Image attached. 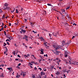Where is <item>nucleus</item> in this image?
Here are the masks:
<instances>
[{"instance_id": "obj_1", "label": "nucleus", "mask_w": 78, "mask_h": 78, "mask_svg": "<svg viewBox=\"0 0 78 78\" xmlns=\"http://www.w3.org/2000/svg\"><path fill=\"white\" fill-rule=\"evenodd\" d=\"M53 46L54 47V48H55V51H56V52L57 53H59V51H56V50H57V49H59V48H60L59 47V46L57 45H53Z\"/></svg>"}, {"instance_id": "obj_2", "label": "nucleus", "mask_w": 78, "mask_h": 78, "mask_svg": "<svg viewBox=\"0 0 78 78\" xmlns=\"http://www.w3.org/2000/svg\"><path fill=\"white\" fill-rule=\"evenodd\" d=\"M23 39H25L27 41H28V36H27L25 35L24 37H23Z\"/></svg>"}, {"instance_id": "obj_3", "label": "nucleus", "mask_w": 78, "mask_h": 78, "mask_svg": "<svg viewBox=\"0 0 78 78\" xmlns=\"http://www.w3.org/2000/svg\"><path fill=\"white\" fill-rule=\"evenodd\" d=\"M23 75V77H25V76L26 75V73L25 72H23L21 74V75Z\"/></svg>"}, {"instance_id": "obj_4", "label": "nucleus", "mask_w": 78, "mask_h": 78, "mask_svg": "<svg viewBox=\"0 0 78 78\" xmlns=\"http://www.w3.org/2000/svg\"><path fill=\"white\" fill-rule=\"evenodd\" d=\"M30 24L32 27H34V26H35V25H36V23L34 22H33V23L31 22Z\"/></svg>"}, {"instance_id": "obj_5", "label": "nucleus", "mask_w": 78, "mask_h": 78, "mask_svg": "<svg viewBox=\"0 0 78 78\" xmlns=\"http://www.w3.org/2000/svg\"><path fill=\"white\" fill-rule=\"evenodd\" d=\"M41 50H40V51L41 52V54H42V55H44V49H41Z\"/></svg>"}, {"instance_id": "obj_6", "label": "nucleus", "mask_w": 78, "mask_h": 78, "mask_svg": "<svg viewBox=\"0 0 78 78\" xmlns=\"http://www.w3.org/2000/svg\"><path fill=\"white\" fill-rule=\"evenodd\" d=\"M52 35H53L54 36H55V37H56V36H57V34L55 33H52Z\"/></svg>"}, {"instance_id": "obj_7", "label": "nucleus", "mask_w": 78, "mask_h": 78, "mask_svg": "<svg viewBox=\"0 0 78 78\" xmlns=\"http://www.w3.org/2000/svg\"><path fill=\"white\" fill-rule=\"evenodd\" d=\"M7 8H8V6H4L3 8V9H4V10H6V9H7Z\"/></svg>"}, {"instance_id": "obj_8", "label": "nucleus", "mask_w": 78, "mask_h": 78, "mask_svg": "<svg viewBox=\"0 0 78 78\" xmlns=\"http://www.w3.org/2000/svg\"><path fill=\"white\" fill-rule=\"evenodd\" d=\"M8 38L11 41V40H13V38L12 36H10L9 37H8Z\"/></svg>"}, {"instance_id": "obj_9", "label": "nucleus", "mask_w": 78, "mask_h": 78, "mask_svg": "<svg viewBox=\"0 0 78 78\" xmlns=\"http://www.w3.org/2000/svg\"><path fill=\"white\" fill-rule=\"evenodd\" d=\"M21 31H22L23 33H25V32H26V30L21 29Z\"/></svg>"}, {"instance_id": "obj_10", "label": "nucleus", "mask_w": 78, "mask_h": 78, "mask_svg": "<svg viewBox=\"0 0 78 78\" xmlns=\"http://www.w3.org/2000/svg\"><path fill=\"white\" fill-rule=\"evenodd\" d=\"M39 39H40L41 41H44V38L42 37H39Z\"/></svg>"}, {"instance_id": "obj_11", "label": "nucleus", "mask_w": 78, "mask_h": 78, "mask_svg": "<svg viewBox=\"0 0 78 78\" xmlns=\"http://www.w3.org/2000/svg\"><path fill=\"white\" fill-rule=\"evenodd\" d=\"M11 8L9 7H7V9L8 11H9L11 9Z\"/></svg>"}, {"instance_id": "obj_12", "label": "nucleus", "mask_w": 78, "mask_h": 78, "mask_svg": "<svg viewBox=\"0 0 78 78\" xmlns=\"http://www.w3.org/2000/svg\"><path fill=\"white\" fill-rule=\"evenodd\" d=\"M54 67V66L51 65L50 69H53Z\"/></svg>"}, {"instance_id": "obj_13", "label": "nucleus", "mask_w": 78, "mask_h": 78, "mask_svg": "<svg viewBox=\"0 0 78 78\" xmlns=\"http://www.w3.org/2000/svg\"><path fill=\"white\" fill-rule=\"evenodd\" d=\"M7 70H12V69H12V68H7Z\"/></svg>"}, {"instance_id": "obj_14", "label": "nucleus", "mask_w": 78, "mask_h": 78, "mask_svg": "<svg viewBox=\"0 0 78 78\" xmlns=\"http://www.w3.org/2000/svg\"><path fill=\"white\" fill-rule=\"evenodd\" d=\"M44 46L47 47V42H44Z\"/></svg>"}, {"instance_id": "obj_15", "label": "nucleus", "mask_w": 78, "mask_h": 78, "mask_svg": "<svg viewBox=\"0 0 78 78\" xmlns=\"http://www.w3.org/2000/svg\"><path fill=\"white\" fill-rule=\"evenodd\" d=\"M52 35H51V34H50V33L49 34V36H50V39H51V36Z\"/></svg>"}, {"instance_id": "obj_16", "label": "nucleus", "mask_w": 78, "mask_h": 78, "mask_svg": "<svg viewBox=\"0 0 78 78\" xmlns=\"http://www.w3.org/2000/svg\"><path fill=\"white\" fill-rule=\"evenodd\" d=\"M4 6H8V4L7 3H5L4 4Z\"/></svg>"}, {"instance_id": "obj_17", "label": "nucleus", "mask_w": 78, "mask_h": 78, "mask_svg": "<svg viewBox=\"0 0 78 78\" xmlns=\"http://www.w3.org/2000/svg\"><path fill=\"white\" fill-rule=\"evenodd\" d=\"M56 75H59V74L60 73H59V72H58V71H57L56 72V73H55Z\"/></svg>"}, {"instance_id": "obj_18", "label": "nucleus", "mask_w": 78, "mask_h": 78, "mask_svg": "<svg viewBox=\"0 0 78 78\" xmlns=\"http://www.w3.org/2000/svg\"><path fill=\"white\" fill-rule=\"evenodd\" d=\"M14 11H15V9L14 8L13 11H11V13H13V12H14Z\"/></svg>"}, {"instance_id": "obj_19", "label": "nucleus", "mask_w": 78, "mask_h": 78, "mask_svg": "<svg viewBox=\"0 0 78 78\" xmlns=\"http://www.w3.org/2000/svg\"><path fill=\"white\" fill-rule=\"evenodd\" d=\"M68 55L67 54H65V57H67Z\"/></svg>"}, {"instance_id": "obj_20", "label": "nucleus", "mask_w": 78, "mask_h": 78, "mask_svg": "<svg viewBox=\"0 0 78 78\" xmlns=\"http://www.w3.org/2000/svg\"><path fill=\"white\" fill-rule=\"evenodd\" d=\"M5 15L3 14V16H2V18H3V19H5Z\"/></svg>"}, {"instance_id": "obj_21", "label": "nucleus", "mask_w": 78, "mask_h": 78, "mask_svg": "<svg viewBox=\"0 0 78 78\" xmlns=\"http://www.w3.org/2000/svg\"><path fill=\"white\" fill-rule=\"evenodd\" d=\"M6 42H7V41H9L10 42H11V41H9V40L8 39H7V40H5Z\"/></svg>"}, {"instance_id": "obj_22", "label": "nucleus", "mask_w": 78, "mask_h": 78, "mask_svg": "<svg viewBox=\"0 0 78 78\" xmlns=\"http://www.w3.org/2000/svg\"><path fill=\"white\" fill-rule=\"evenodd\" d=\"M13 54L14 55H16V51H14L12 52Z\"/></svg>"}, {"instance_id": "obj_23", "label": "nucleus", "mask_w": 78, "mask_h": 78, "mask_svg": "<svg viewBox=\"0 0 78 78\" xmlns=\"http://www.w3.org/2000/svg\"><path fill=\"white\" fill-rule=\"evenodd\" d=\"M69 8H70V6H69L68 7H67L66 9V10H67V9H69Z\"/></svg>"}, {"instance_id": "obj_24", "label": "nucleus", "mask_w": 78, "mask_h": 78, "mask_svg": "<svg viewBox=\"0 0 78 78\" xmlns=\"http://www.w3.org/2000/svg\"><path fill=\"white\" fill-rule=\"evenodd\" d=\"M4 44H3V46H6V43H5V42H4Z\"/></svg>"}, {"instance_id": "obj_25", "label": "nucleus", "mask_w": 78, "mask_h": 78, "mask_svg": "<svg viewBox=\"0 0 78 78\" xmlns=\"http://www.w3.org/2000/svg\"><path fill=\"white\" fill-rule=\"evenodd\" d=\"M47 5H48V6H51V4L49 3L47 4Z\"/></svg>"}, {"instance_id": "obj_26", "label": "nucleus", "mask_w": 78, "mask_h": 78, "mask_svg": "<svg viewBox=\"0 0 78 78\" xmlns=\"http://www.w3.org/2000/svg\"><path fill=\"white\" fill-rule=\"evenodd\" d=\"M32 78H35V76H34V75L32 76Z\"/></svg>"}, {"instance_id": "obj_27", "label": "nucleus", "mask_w": 78, "mask_h": 78, "mask_svg": "<svg viewBox=\"0 0 78 78\" xmlns=\"http://www.w3.org/2000/svg\"><path fill=\"white\" fill-rule=\"evenodd\" d=\"M20 76V75H17V76H16V78H19Z\"/></svg>"}, {"instance_id": "obj_28", "label": "nucleus", "mask_w": 78, "mask_h": 78, "mask_svg": "<svg viewBox=\"0 0 78 78\" xmlns=\"http://www.w3.org/2000/svg\"><path fill=\"white\" fill-rule=\"evenodd\" d=\"M16 13H19V12H18V10H17V9H16Z\"/></svg>"}, {"instance_id": "obj_29", "label": "nucleus", "mask_w": 78, "mask_h": 78, "mask_svg": "<svg viewBox=\"0 0 78 78\" xmlns=\"http://www.w3.org/2000/svg\"><path fill=\"white\" fill-rule=\"evenodd\" d=\"M0 12L1 13H2V12H3V11H2V10L1 9H0Z\"/></svg>"}, {"instance_id": "obj_30", "label": "nucleus", "mask_w": 78, "mask_h": 78, "mask_svg": "<svg viewBox=\"0 0 78 78\" xmlns=\"http://www.w3.org/2000/svg\"><path fill=\"white\" fill-rule=\"evenodd\" d=\"M65 54H68V52L67 51H65Z\"/></svg>"}, {"instance_id": "obj_31", "label": "nucleus", "mask_w": 78, "mask_h": 78, "mask_svg": "<svg viewBox=\"0 0 78 78\" xmlns=\"http://www.w3.org/2000/svg\"><path fill=\"white\" fill-rule=\"evenodd\" d=\"M38 69L40 70V71H41L42 70V69L41 68H39Z\"/></svg>"}, {"instance_id": "obj_32", "label": "nucleus", "mask_w": 78, "mask_h": 78, "mask_svg": "<svg viewBox=\"0 0 78 78\" xmlns=\"http://www.w3.org/2000/svg\"><path fill=\"white\" fill-rule=\"evenodd\" d=\"M5 66V65H0V67H3V66Z\"/></svg>"}, {"instance_id": "obj_33", "label": "nucleus", "mask_w": 78, "mask_h": 78, "mask_svg": "<svg viewBox=\"0 0 78 78\" xmlns=\"http://www.w3.org/2000/svg\"><path fill=\"white\" fill-rule=\"evenodd\" d=\"M33 33H34V34H35V33H37V32H35V31H34V30H33Z\"/></svg>"}, {"instance_id": "obj_34", "label": "nucleus", "mask_w": 78, "mask_h": 78, "mask_svg": "<svg viewBox=\"0 0 78 78\" xmlns=\"http://www.w3.org/2000/svg\"><path fill=\"white\" fill-rule=\"evenodd\" d=\"M29 64H30V65H31V66H33V64H32L31 63L29 62Z\"/></svg>"}, {"instance_id": "obj_35", "label": "nucleus", "mask_w": 78, "mask_h": 78, "mask_svg": "<svg viewBox=\"0 0 78 78\" xmlns=\"http://www.w3.org/2000/svg\"><path fill=\"white\" fill-rule=\"evenodd\" d=\"M31 63H34V64H35V63L34 61H31Z\"/></svg>"}, {"instance_id": "obj_36", "label": "nucleus", "mask_w": 78, "mask_h": 78, "mask_svg": "<svg viewBox=\"0 0 78 78\" xmlns=\"http://www.w3.org/2000/svg\"><path fill=\"white\" fill-rule=\"evenodd\" d=\"M2 28H1V30H3V29L4 28L3 27V26H2Z\"/></svg>"}, {"instance_id": "obj_37", "label": "nucleus", "mask_w": 78, "mask_h": 78, "mask_svg": "<svg viewBox=\"0 0 78 78\" xmlns=\"http://www.w3.org/2000/svg\"><path fill=\"white\" fill-rule=\"evenodd\" d=\"M4 33L5 35H6V32H5V31H4Z\"/></svg>"}, {"instance_id": "obj_38", "label": "nucleus", "mask_w": 78, "mask_h": 78, "mask_svg": "<svg viewBox=\"0 0 78 78\" xmlns=\"http://www.w3.org/2000/svg\"><path fill=\"white\" fill-rule=\"evenodd\" d=\"M75 36H73V37H72V39H73V38H75Z\"/></svg>"}, {"instance_id": "obj_39", "label": "nucleus", "mask_w": 78, "mask_h": 78, "mask_svg": "<svg viewBox=\"0 0 78 78\" xmlns=\"http://www.w3.org/2000/svg\"><path fill=\"white\" fill-rule=\"evenodd\" d=\"M44 31H47V30L45 29L44 30Z\"/></svg>"}, {"instance_id": "obj_40", "label": "nucleus", "mask_w": 78, "mask_h": 78, "mask_svg": "<svg viewBox=\"0 0 78 78\" xmlns=\"http://www.w3.org/2000/svg\"><path fill=\"white\" fill-rule=\"evenodd\" d=\"M17 56H18V57H19V58H20V55H17Z\"/></svg>"}, {"instance_id": "obj_41", "label": "nucleus", "mask_w": 78, "mask_h": 78, "mask_svg": "<svg viewBox=\"0 0 78 78\" xmlns=\"http://www.w3.org/2000/svg\"><path fill=\"white\" fill-rule=\"evenodd\" d=\"M9 26H11V23H9Z\"/></svg>"}, {"instance_id": "obj_42", "label": "nucleus", "mask_w": 78, "mask_h": 78, "mask_svg": "<svg viewBox=\"0 0 78 78\" xmlns=\"http://www.w3.org/2000/svg\"><path fill=\"white\" fill-rule=\"evenodd\" d=\"M23 8H21V11H23Z\"/></svg>"}, {"instance_id": "obj_43", "label": "nucleus", "mask_w": 78, "mask_h": 78, "mask_svg": "<svg viewBox=\"0 0 78 78\" xmlns=\"http://www.w3.org/2000/svg\"><path fill=\"white\" fill-rule=\"evenodd\" d=\"M73 25H75V26H76V24H75L74 23L73 24Z\"/></svg>"}, {"instance_id": "obj_44", "label": "nucleus", "mask_w": 78, "mask_h": 78, "mask_svg": "<svg viewBox=\"0 0 78 78\" xmlns=\"http://www.w3.org/2000/svg\"><path fill=\"white\" fill-rule=\"evenodd\" d=\"M34 70H37V68H36V67H35V68H34Z\"/></svg>"}, {"instance_id": "obj_45", "label": "nucleus", "mask_w": 78, "mask_h": 78, "mask_svg": "<svg viewBox=\"0 0 78 78\" xmlns=\"http://www.w3.org/2000/svg\"><path fill=\"white\" fill-rule=\"evenodd\" d=\"M7 27H6V25H5V26L4 27V28H6Z\"/></svg>"}, {"instance_id": "obj_46", "label": "nucleus", "mask_w": 78, "mask_h": 78, "mask_svg": "<svg viewBox=\"0 0 78 78\" xmlns=\"http://www.w3.org/2000/svg\"><path fill=\"white\" fill-rule=\"evenodd\" d=\"M20 65H21V63H19V64L18 65V66H20Z\"/></svg>"}, {"instance_id": "obj_47", "label": "nucleus", "mask_w": 78, "mask_h": 78, "mask_svg": "<svg viewBox=\"0 0 78 78\" xmlns=\"http://www.w3.org/2000/svg\"><path fill=\"white\" fill-rule=\"evenodd\" d=\"M7 44H8V45H9V42H7Z\"/></svg>"}, {"instance_id": "obj_48", "label": "nucleus", "mask_w": 78, "mask_h": 78, "mask_svg": "<svg viewBox=\"0 0 78 78\" xmlns=\"http://www.w3.org/2000/svg\"><path fill=\"white\" fill-rule=\"evenodd\" d=\"M42 74H44V73L43 72H41V75H42Z\"/></svg>"}, {"instance_id": "obj_49", "label": "nucleus", "mask_w": 78, "mask_h": 78, "mask_svg": "<svg viewBox=\"0 0 78 78\" xmlns=\"http://www.w3.org/2000/svg\"><path fill=\"white\" fill-rule=\"evenodd\" d=\"M62 43H65V41H63L62 42Z\"/></svg>"}, {"instance_id": "obj_50", "label": "nucleus", "mask_w": 78, "mask_h": 78, "mask_svg": "<svg viewBox=\"0 0 78 78\" xmlns=\"http://www.w3.org/2000/svg\"><path fill=\"white\" fill-rule=\"evenodd\" d=\"M20 61H21V62H23V60H20Z\"/></svg>"}, {"instance_id": "obj_51", "label": "nucleus", "mask_w": 78, "mask_h": 78, "mask_svg": "<svg viewBox=\"0 0 78 78\" xmlns=\"http://www.w3.org/2000/svg\"><path fill=\"white\" fill-rule=\"evenodd\" d=\"M18 59L17 58H16L15 59V61H18Z\"/></svg>"}, {"instance_id": "obj_52", "label": "nucleus", "mask_w": 78, "mask_h": 78, "mask_svg": "<svg viewBox=\"0 0 78 78\" xmlns=\"http://www.w3.org/2000/svg\"><path fill=\"white\" fill-rule=\"evenodd\" d=\"M24 56H26V57L27 58H28V56H27V55H24Z\"/></svg>"}, {"instance_id": "obj_53", "label": "nucleus", "mask_w": 78, "mask_h": 78, "mask_svg": "<svg viewBox=\"0 0 78 78\" xmlns=\"http://www.w3.org/2000/svg\"><path fill=\"white\" fill-rule=\"evenodd\" d=\"M23 45H24V46H25V43H23Z\"/></svg>"}, {"instance_id": "obj_54", "label": "nucleus", "mask_w": 78, "mask_h": 78, "mask_svg": "<svg viewBox=\"0 0 78 78\" xmlns=\"http://www.w3.org/2000/svg\"><path fill=\"white\" fill-rule=\"evenodd\" d=\"M2 70H3V69H2V68H0V70H2Z\"/></svg>"}, {"instance_id": "obj_55", "label": "nucleus", "mask_w": 78, "mask_h": 78, "mask_svg": "<svg viewBox=\"0 0 78 78\" xmlns=\"http://www.w3.org/2000/svg\"><path fill=\"white\" fill-rule=\"evenodd\" d=\"M68 68L69 69H71V67H69Z\"/></svg>"}, {"instance_id": "obj_56", "label": "nucleus", "mask_w": 78, "mask_h": 78, "mask_svg": "<svg viewBox=\"0 0 78 78\" xmlns=\"http://www.w3.org/2000/svg\"><path fill=\"white\" fill-rule=\"evenodd\" d=\"M64 77H66V75L65 74H64Z\"/></svg>"}, {"instance_id": "obj_57", "label": "nucleus", "mask_w": 78, "mask_h": 78, "mask_svg": "<svg viewBox=\"0 0 78 78\" xmlns=\"http://www.w3.org/2000/svg\"><path fill=\"white\" fill-rule=\"evenodd\" d=\"M24 20H25V22H27V19H25Z\"/></svg>"}, {"instance_id": "obj_58", "label": "nucleus", "mask_w": 78, "mask_h": 78, "mask_svg": "<svg viewBox=\"0 0 78 78\" xmlns=\"http://www.w3.org/2000/svg\"><path fill=\"white\" fill-rule=\"evenodd\" d=\"M62 12H65V10L64 9V10H63Z\"/></svg>"}, {"instance_id": "obj_59", "label": "nucleus", "mask_w": 78, "mask_h": 78, "mask_svg": "<svg viewBox=\"0 0 78 78\" xmlns=\"http://www.w3.org/2000/svg\"><path fill=\"white\" fill-rule=\"evenodd\" d=\"M6 31H7V32H8V31H9V30H6Z\"/></svg>"}, {"instance_id": "obj_60", "label": "nucleus", "mask_w": 78, "mask_h": 78, "mask_svg": "<svg viewBox=\"0 0 78 78\" xmlns=\"http://www.w3.org/2000/svg\"><path fill=\"white\" fill-rule=\"evenodd\" d=\"M29 48H33L32 47H29Z\"/></svg>"}, {"instance_id": "obj_61", "label": "nucleus", "mask_w": 78, "mask_h": 78, "mask_svg": "<svg viewBox=\"0 0 78 78\" xmlns=\"http://www.w3.org/2000/svg\"><path fill=\"white\" fill-rule=\"evenodd\" d=\"M51 76L52 77H53V74H51Z\"/></svg>"}, {"instance_id": "obj_62", "label": "nucleus", "mask_w": 78, "mask_h": 78, "mask_svg": "<svg viewBox=\"0 0 78 78\" xmlns=\"http://www.w3.org/2000/svg\"><path fill=\"white\" fill-rule=\"evenodd\" d=\"M47 55H48L47 54H46V57H48V56Z\"/></svg>"}, {"instance_id": "obj_63", "label": "nucleus", "mask_w": 78, "mask_h": 78, "mask_svg": "<svg viewBox=\"0 0 78 78\" xmlns=\"http://www.w3.org/2000/svg\"><path fill=\"white\" fill-rule=\"evenodd\" d=\"M66 62V64H68L69 63L68 62Z\"/></svg>"}, {"instance_id": "obj_64", "label": "nucleus", "mask_w": 78, "mask_h": 78, "mask_svg": "<svg viewBox=\"0 0 78 78\" xmlns=\"http://www.w3.org/2000/svg\"><path fill=\"white\" fill-rule=\"evenodd\" d=\"M41 60H39V62L41 63Z\"/></svg>"}]
</instances>
